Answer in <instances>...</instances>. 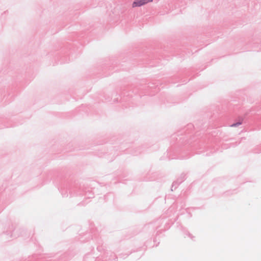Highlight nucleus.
I'll use <instances>...</instances> for the list:
<instances>
[{
  "instance_id": "f257e3e1",
  "label": "nucleus",
  "mask_w": 261,
  "mask_h": 261,
  "mask_svg": "<svg viewBox=\"0 0 261 261\" xmlns=\"http://www.w3.org/2000/svg\"><path fill=\"white\" fill-rule=\"evenodd\" d=\"M153 0H137L132 4L133 8L141 7L148 3L151 2Z\"/></svg>"
},
{
  "instance_id": "f03ea898",
  "label": "nucleus",
  "mask_w": 261,
  "mask_h": 261,
  "mask_svg": "<svg viewBox=\"0 0 261 261\" xmlns=\"http://www.w3.org/2000/svg\"><path fill=\"white\" fill-rule=\"evenodd\" d=\"M241 124V123H234L231 126L232 127H234V126H239Z\"/></svg>"
}]
</instances>
